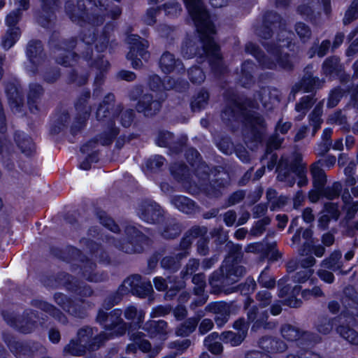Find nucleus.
<instances>
[{"label":"nucleus","instance_id":"0e129e2a","mask_svg":"<svg viewBox=\"0 0 358 358\" xmlns=\"http://www.w3.org/2000/svg\"><path fill=\"white\" fill-rule=\"evenodd\" d=\"M66 281L63 282L64 285L68 289L72 290L73 292H78V294L85 296H89L92 294V290L88 286L80 287L78 285H71L70 281V276L69 275H64Z\"/></svg>","mask_w":358,"mask_h":358},{"label":"nucleus","instance_id":"e433bc0d","mask_svg":"<svg viewBox=\"0 0 358 358\" xmlns=\"http://www.w3.org/2000/svg\"><path fill=\"white\" fill-rule=\"evenodd\" d=\"M20 35L21 31L19 27L8 28L1 37V47L6 50H9L18 41Z\"/></svg>","mask_w":358,"mask_h":358},{"label":"nucleus","instance_id":"8fccbe9b","mask_svg":"<svg viewBox=\"0 0 358 358\" xmlns=\"http://www.w3.org/2000/svg\"><path fill=\"white\" fill-rule=\"evenodd\" d=\"M245 338L243 332L236 333L232 331H226L220 334V340L224 343H229L233 347L240 345Z\"/></svg>","mask_w":358,"mask_h":358},{"label":"nucleus","instance_id":"a19ab883","mask_svg":"<svg viewBox=\"0 0 358 358\" xmlns=\"http://www.w3.org/2000/svg\"><path fill=\"white\" fill-rule=\"evenodd\" d=\"M43 90L41 85L38 84H31L27 95V102L30 110L32 113L38 110L37 103L43 94Z\"/></svg>","mask_w":358,"mask_h":358},{"label":"nucleus","instance_id":"a211bd4d","mask_svg":"<svg viewBox=\"0 0 358 358\" xmlns=\"http://www.w3.org/2000/svg\"><path fill=\"white\" fill-rule=\"evenodd\" d=\"M207 228L205 227H193L188 230L184 237L182 238L180 245L179 250L180 252H178V257L179 259H184L187 257L189 254V249L193 241L203 235L207 234Z\"/></svg>","mask_w":358,"mask_h":358},{"label":"nucleus","instance_id":"f03ea898","mask_svg":"<svg viewBox=\"0 0 358 358\" xmlns=\"http://www.w3.org/2000/svg\"><path fill=\"white\" fill-rule=\"evenodd\" d=\"M115 96L113 94H108L102 103H101L96 112V117L98 121L106 122L108 124V133L105 132L97 140H92L83 145L80 150L83 153L88 152L90 150L96 148L98 142L102 145H110L113 138L118 134V129L113 127L114 119L117 115H120V122L124 127H129L133 122L134 113L132 109L123 110L121 104L114 106Z\"/></svg>","mask_w":358,"mask_h":358},{"label":"nucleus","instance_id":"9d476101","mask_svg":"<svg viewBox=\"0 0 358 358\" xmlns=\"http://www.w3.org/2000/svg\"><path fill=\"white\" fill-rule=\"evenodd\" d=\"M127 238L124 243L117 242L115 247L129 254L141 252L144 246L148 244V238L134 226H128L125 229Z\"/></svg>","mask_w":358,"mask_h":358},{"label":"nucleus","instance_id":"4c0bfd02","mask_svg":"<svg viewBox=\"0 0 358 358\" xmlns=\"http://www.w3.org/2000/svg\"><path fill=\"white\" fill-rule=\"evenodd\" d=\"M342 70L339 59L336 57L327 58L322 64V71L326 76H334L338 75Z\"/></svg>","mask_w":358,"mask_h":358},{"label":"nucleus","instance_id":"0eeeda50","mask_svg":"<svg viewBox=\"0 0 358 358\" xmlns=\"http://www.w3.org/2000/svg\"><path fill=\"white\" fill-rule=\"evenodd\" d=\"M83 242L89 250V255L90 256V259L87 257L86 261L83 262L82 266L83 277L91 282H96L104 280L107 277L106 275L94 273L96 265L91 261L92 259H95L100 263L108 264L110 261L108 255L99 245L92 241L83 240Z\"/></svg>","mask_w":358,"mask_h":358},{"label":"nucleus","instance_id":"b1692460","mask_svg":"<svg viewBox=\"0 0 358 358\" xmlns=\"http://www.w3.org/2000/svg\"><path fill=\"white\" fill-rule=\"evenodd\" d=\"M258 99L266 110H272L280 101V93L275 88L264 87L258 92Z\"/></svg>","mask_w":358,"mask_h":358},{"label":"nucleus","instance_id":"4be33fe9","mask_svg":"<svg viewBox=\"0 0 358 358\" xmlns=\"http://www.w3.org/2000/svg\"><path fill=\"white\" fill-rule=\"evenodd\" d=\"M161 9H163L166 15L170 17H177L182 11V8L179 4L173 1H169L163 4L162 7L159 6L157 8H152L149 9L145 18V22L149 25L153 24L155 22V17Z\"/></svg>","mask_w":358,"mask_h":358},{"label":"nucleus","instance_id":"f8f14e48","mask_svg":"<svg viewBox=\"0 0 358 358\" xmlns=\"http://www.w3.org/2000/svg\"><path fill=\"white\" fill-rule=\"evenodd\" d=\"M122 312L120 309H115L110 314L100 310L96 316V321L103 324L106 330L112 331L115 336L123 335L127 330V324L122 319Z\"/></svg>","mask_w":358,"mask_h":358},{"label":"nucleus","instance_id":"20e7f679","mask_svg":"<svg viewBox=\"0 0 358 358\" xmlns=\"http://www.w3.org/2000/svg\"><path fill=\"white\" fill-rule=\"evenodd\" d=\"M276 171L278 180L286 182L289 187H292L295 183L293 173L299 178V187L306 186L308 182L306 164L303 163L302 157L299 153L282 156L278 162Z\"/></svg>","mask_w":358,"mask_h":358},{"label":"nucleus","instance_id":"39448f33","mask_svg":"<svg viewBox=\"0 0 358 358\" xmlns=\"http://www.w3.org/2000/svg\"><path fill=\"white\" fill-rule=\"evenodd\" d=\"M234 254H230L223 262L219 271H215L210 275L209 282L212 286L221 285H232L238 280L245 274V268L239 265L236 259L240 257L241 248L239 245H233Z\"/></svg>","mask_w":358,"mask_h":358},{"label":"nucleus","instance_id":"774afa93","mask_svg":"<svg viewBox=\"0 0 358 358\" xmlns=\"http://www.w3.org/2000/svg\"><path fill=\"white\" fill-rule=\"evenodd\" d=\"M358 17V0H354L347 10L343 18L345 24H349Z\"/></svg>","mask_w":358,"mask_h":358},{"label":"nucleus","instance_id":"6ab92c4d","mask_svg":"<svg viewBox=\"0 0 358 358\" xmlns=\"http://www.w3.org/2000/svg\"><path fill=\"white\" fill-rule=\"evenodd\" d=\"M162 108V101L151 94H145L138 101L136 109L145 117L157 115Z\"/></svg>","mask_w":358,"mask_h":358},{"label":"nucleus","instance_id":"4d7b16f0","mask_svg":"<svg viewBox=\"0 0 358 358\" xmlns=\"http://www.w3.org/2000/svg\"><path fill=\"white\" fill-rule=\"evenodd\" d=\"M337 332L347 341L353 345H358V333L349 327L340 325Z\"/></svg>","mask_w":358,"mask_h":358},{"label":"nucleus","instance_id":"473e14b6","mask_svg":"<svg viewBox=\"0 0 358 358\" xmlns=\"http://www.w3.org/2000/svg\"><path fill=\"white\" fill-rule=\"evenodd\" d=\"M15 141L22 152L27 156L31 155L35 150L32 140L23 132H16Z\"/></svg>","mask_w":358,"mask_h":358},{"label":"nucleus","instance_id":"ea45409f","mask_svg":"<svg viewBox=\"0 0 358 358\" xmlns=\"http://www.w3.org/2000/svg\"><path fill=\"white\" fill-rule=\"evenodd\" d=\"M315 100L313 96L307 95L300 99L299 101L295 105V110L299 113L296 116V121H301L306 116L307 112L313 106Z\"/></svg>","mask_w":358,"mask_h":358},{"label":"nucleus","instance_id":"7ed1b4c3","mask_svg":"<svg viewBox=\"0 0 358 358\" xmlns=\"http://www.w3.org/2000/svg\"><path fill=\"white\" fill-rule=\"evenodd\" d=\"M257 107L256 102L249 99L242 104L232 101L222 113V118L226 122L237 120L241 117L243 118V135L246 143L250 141L260 142L266 129L264 118L253 110Z\"/></svg>","mask_w":358,"mask_h":358},{"label":"nucleus","instance_id":"f704fd0d","mask_svg":"<svg viewBox=\"0 0 358 358\" xmlns=\"http://www.w3.org/2000/svg\"><path fill=\"white\" fill-rule=\"evenodd\" d=\"M27 54L31 62L39 64L43 60V46L39 41H31L29 43Z\"/></svg>","mask_w":358,"mask_h":358},{"label":"nucleus","instance_id":"58836bf2","mask_svg":"<svg viewBox=\"0 0 358 358\" xmlns=\"http://www.w3.org/2000/svg\"><path fill=\"white\" fill-rule=\"evenodd\" d=\"M343 210L346 214V218L351 220L358 212V201H354L349 192H344L341 196Z\"/></svg>","mask_w":358,"mask_h":358},{"label":"nucleus","instance_id":"2f4dec72","mask_svg":"<svg viewBox=\"0 0 358 358\" xmlns=\"http://www.w3.org/2000/svg\"><path fill=\"white\" fill-rule=\"evenodd\" d=\"M310 67L306 69V73L301 79V86L305 92H312L315 89L322 87L324 83V80L313 77V74L309 72Z\"/></svg>","mask_w":358,"mask_h":358},{"label":"nucleus","instance_id":"3c124183","mask_svg":"<svg viewBox=\"0 0 358 358\" xmlns=\"http://www.w3.org/2000/svg\"><path fill=\"white\" fill-rule=\"evenodd\" d=\"M92 68L99 71V73H96L94 83L96 85H100L103 81L104 72H106L110 66L109 62L107 60H104L102 57L97 56L96 59H94V62L92 64Z\"/></svg>","mask_w":358,"mask_h":358},{"label":"nucleus","instance_id":"aec40b11","mask_svg":"<svg viewBox=\"0 0 358 358\" xmlns=\"http://www.w3.org/2000/svg\"><path fill=\"white\" fill-rule=\"evenodd\" d=\"M143 329L148 334L150 338H157L162 341L167 339L170 333L168 323L162 320H149L145 323Z\"/></svg>","mask_w":358,"mask_h":358},{"label":"nucleus","instance_id":"412c9836","mask_svg":"<svg viewBox=\"0 0 358 358\" xmlns=\"http://www.w3.org/2000/svg\"><path fill=\"white\" fill-rule=\"evenodd\" d=\"M205 310L214 314L215 321L218 327H222L229 320L231 307L226 302H214L208 304Z\"/></svg>","mask_w":358,"mask_h":358},{"label":"nucleus","instance_id":"393cba45","mask_svg":"<svg viewBox=\"0 0 358 358\" xmlns=\"http://www.w3.org/2000/svg\"><path fill=\"white\" fill-rule=\"evenodd\" d=\"M269 25H272L273 27L280 28L284 26L282 20L279 15L274 12H267L264 18V25L262 27L257 29L256 32L258 36L263 38H268L271 36V29Z\"/></svg>","mask_w":358,"mask_h":358},{"label":"nucleus","instance_id":"c03bdc74","mask_svg":"<svg viewBox=\"0 0 358 358\" xmlns=\"http://www.w3.org/2000/svg\"><path fill=\"white\" fill-rule=\"evenodd\" d=\"M321 160L311 165L310 173L313 178L314 186L317 189H322L327 182V176L324 171L321 169L319 164Z\"/></svg>","mask_w":358,"mask_h":358},{"label":"nucleus","instance_id":"9b49d317","mask_svg":"<svg viewBox=\"0 0 358 358\" xmlns=\"http://www.w3.org/2000/svg\"><path fill=\"white\" fill-rule=\"evenodd\" d=\"M127 42L131 45L127 55V59L131 61V65L134 69L141 68L143 66L141 59L148 61L150 57L149 52L146 50L148 47V41L137 35H130L127 38Z\"/></svg>","mask_w":358,"mask_h":358},{"label":"nucleus","instance_id":"338daca9","mask_svg":"<svg viewBox=\"0 0 358 358\" xmlns=\"http://www.w3.org/2000/svg\"><path fill=\"white\" fill-rule=\"evenodd\" d=\"M271 222L268 217H264L262 220H258L250 229V234L253 236H261L266 230V227Z\"/></svg>","mask_w":358,"mask_h":358},{"label":"nucleus","instance_id":"72a5a7b5","mask_svg":"<svg viewBox=\"0 0 358 358\" xmlns=\"http://www.w3.org/2000/svg\"><path fill=\"white\" fill-rule=\"evenodd\" d=\"M145 334L137 331L130 336V340L138 344V349L143 352H150V358H154L158 353L159 350H151L150 343L144 338Z\"/></svg>","mask_w":358,"mask_h":358},{"label":"nucleus","instance_id":"dca6fc26","mask_svg":"<svg viewBox=\"0 0 358 358\" xmlns=\"http://www.w3.org/2000/svg\"><path fill=\"white\" fill-rule=\"evenodd\" d=\"M6 322L11 327L17 329L22 333L29 334L36 327V315L32 312H27L20 317L15 318L13 316L3 315Z\"/></svg>","mask_w":358,"mask_h":358},{"label":"nucleus","instance_id":"864d4df0","mask_svg":"<svg viewBox=\"0 0 358 358\" xmlns=\"http://www.w3.org/2000/svg\"><path fill=\"white\" fill-rule=\"evenodd\" d=\"M209 94L208 92L201 90L198 92L191 103L192 108L194 111H199L206 108L208 103Z\"/></svg>","mask_w":358,"mask_h":358},{"label":"nucleus","instance_id":"f3484780","mask_svg":"<svg viewBox=\"0 0 358 358\" xmlns=\"http://www.w3.org/2000/svg\"><path fill=\"white\" fill-rule=\"evenodd\" d=\"M247 317L249 322H253L252 330H257L260 328L272 329L276 327L275 322H268V312L266 310L259 311L256 306H252L248 310Z\"/></svg>","mask_w":358,"mask_h":358},{"label":"nucleus","instance_id":"5fc2aeb1","mask_svg":"<svg viewBox=\"0 0 358 358\" xmlns=\"http://www.w3.org/2000/svg\"><path fill=\"white\" fill-rule=\"evenodd\" d=\"M124 315L127 320L141 324L144 320L145 313L142 310H138L134 306H129L125 308Z\"/></svg>","mask_w":358,"mask_h":358},{"label":"nucleus","instance_id":"13d9d810","mask_svg":"<svg viewBox=\"0 0 358 358\" xmlns=\"http://www.w3.org/2000/svg\"><path fill=\"white\" fill-rule=\"evenodd\" d=\"M341 256L342 255L340 251H334L329 258H327L322 262L321 266L334 271L339 270L341 268L339 261Z\"/></svg>","mask_w":358,"mask_h":358},{"label":"nucleus","instance_id":"423d86ee","mask_svg":"<svg viewBox=\"0 0 358 358\" xmlns=\"http://www.w3.org/2000/svg\"><path fill=\"white\" fill-rule=\"evenodd\" d=\"M264 45L267 50L268 56H265L259 48L252 43L246 44L245 51L252 55L263 68L273 69L276 68L278 65L285 69L292 68V64L287 54L282 55V50L274 47L273 44Z\"/></svg>","mask_w":358,"mask_h":358},{"label":"nucleus","instance_id":"79ce46f5","mask_svg":"<svg viewBox=\"0 0 358 358\" xmlns=\"http://www.w3.org/2000/svg\"><path fill=\"white\" fill-rule=\"evenodd\" d=\"M6 130V117L3 110L2 105L0 103V155L2 157H6L9 155V143L3 134Z\"/></svg>","mask_w":358,"mask_h":358},{"label":"nucleus","instance_id":"f257e3e1","mask_svg":"<svg viewBox=\"0 0 358 358\" xmlns=\"http://www.w3.org/2000/svg\"><path fill=\"white\" fill-rule=\"evenodd\" d=\"M187 9L194 22L197 31L200 34L202 45L199 49L194 41H186L182 47V54L185 58H192L199 55L201 57L206 56L209 58L212 69L220 71L222 67V58L220 49L215 43L212 36L215 33V27L209 20V15L200 0H183ZM222 72V71H220Z\"/></svg>","mask_w":358,"mask_h":358},{"label":"nucleus","instance_id":"bf43d9fd","mask_svg":"<svg viewBox=\"0 0 358 358\" xmlns=\"http://www.w3.org/2000/svg\"><path fill=\"white\" fill-rule=\"evenodd\" d=\"M86 346L78 341L71 340L64 348V352L73 356H81L86 352Z\"/></svg>","mask_w":358,"mask_h":358},{"label":"nucleus","instance_id":"7c9ffc66","mask_svg":"<svg viewBox=\"0 0 358 358\" xmlns=\"http://www.w3.org/2000/svg\"><path fill=\"white\" fill-rule=\"evenodd\" d=\"M171 203L180 211L186 214L194 213L196 210L195 203L184 196H175L171 199Z\"/></svg>","mask_w":358,"mask_h":358},{"label":"nucleus","instance_id":"1a4fd4ad","mask_svg":"<svg viewBox=\"0 0 358 358\" xmlns=\"http://www.w3.org/2000/svg\"><path fill=\"white\" fill-rule=\"evenodd\" d=\"M131 292L140 298H145L153 292L150 281L143 279L139 275H133L125 279L119 287L117 294L123 296Z\"/></svg>","mask_w":358,"mask_h":358},{"label":"nucleus","instance_id":"ddd939ff","mask_svg":"<svg viewBox=\"0 0 358 358\" xmlns=\"http://www.w3.org/2000/svg\"><path fill=\"white\" fill-rule=\"evenodd\" d=\"M50 45L53 48V52L57 63L64 66H71L76 62L77 55L75 52H71V49L76 46V41L73 38L69 41H62L58 45L55 44L52 39Z\"/></svg>","mask_w":358,"mask_h":358},{"label":"nucleus","instance_id":"6e6552de","mask_svg":"<svg viewBox=\"0 0 358 358\" xmlns=\"http://www.w3.org/2000/svg\"><path fill=\"white\" fill-rule=\"evenodd\" d=\"M95 104L94 99L91 97L89 91L83 92L75 103L76 116L71 126V131L76 134L80 131L89 119L92 106Z\"/></svg>","mask_w":358,"mask_h":358},{"label":"nucleus","instance_id":"c85d7f7f","mask_svg":"<svg viewBox=\"0 0 358 358\" xmlns=\"http://www.w3.org/2000/svg\"><path fill=\"white\" fill-rule=\"evenodd\" d=\"M205 315L203 311H199L196 317H189L178 325L176 329V334L178 336L185 337L194 332L198 325L199 320Z\"/></svg>","mask_w":358,"mask_h":358},{"label":"nucleus","instance_id":"6e6d98bb","mask_svg":"<svg viewBox=\"0 0 358 358\" xmlns=\"http://www.w3.org/2000/svg\"><path fill=\"white\" fill-rule=\"evenodd\" d=\"M320 189V194L323 197L333 200L339 196L342 189V185L338 182H335L331 186L327 187H323Z\"/></svg>","mask_w":358,"mask_h":358},{"label":"nucleus","instance_id":"37998d69","mask_svg":"<svg viewBox=\"0 0 358 358\" xmlns=\"http://www.w3.org/2000/svg\"><path fill=\"white\" fill-rule=\"evenodd\" d=\"M6 93L12 108H18L23 103V94L21 89L13 84L6 87Z\"/></svg>","mask_w":358,"mask_h":358},{"label":"nucleus","instance_id":"052dcab7","mask_svg":"<svg viewBox=\"0 0 358 358\" xmlns=\"http://www.w3.org/2000/svg\"><path fill=\"white\" fill-rule=\"evenodd\" d=\"M322 114V107L320 105H317L311 113L309 115V122L310 125L313 127V136L315 134L317 131L320 128L322 122L321 116Z\"/></svg>","mask_w":358,"mask_h":358},{"label":"nucleus","instance_id":"49530a36","mask_svg":"<svg viewBox=\"0 0 358 358\" xmlns=\"http://www.w3.org/2000/svg\"><path fill=\"white\" fill-rule=\"evenodd\" d=\"M34 306L49 313L51 316L63 324H65L67 322L66 316L59 310L57 309L51 304L42 301H36L34 302Z\"/></svg>","mask_w":358,"mask_h":358},{"label":"nucleus","instance_id":"09e8293b","mask_svg":"<svg viewBox=\"0 0 358 358\" xmlns=\"http://www.w3.org/2000/svg\"><path fill=\"white\" fill-rule=\"evenodd\" d=\"M280 333L282 336L289 341H296L306 334L299 328L289 324H283L281 327Z\"/></svg>","mask_w":358,"mask_h":358},{"label":"nucleus","instance_id":"603ef678","mask_svg":"<svg viewBox=\"0 0 358 358\" xmlns=\"http://www.w3.org/2000/svg\"><path fill=\"white\" fill-rule=\"evenodd\" d=\"M255 67V64L252 62L249 61H245L242 64L240 83L243 87H248L253 83L252 73L253 72Z\"/></svg>","mask_w":358,"mask_h":358},{"label":"nucleus","instance_id":"4468645a","mask_svg":"<svg viewBox=\"0 0 358 358\" xmlns=\"http://www.w3.org/2000/svg\"><path fill=\"white\" fill-rule=\"evenodd\" d=\"M137 214L142 220L150 224L159 222L163 218V210L153 201H142L137 209Z\"/></svg>","mask_w":358,"mask_h":358},{"label":"nucleus","instance_id":"de8ad7c7","mask_svg":"<svg viewBox=\"0 0 358 358\" xmlns=\"http://www.w3.org/2000/svg\"><path fill=\"white\" fill-rule=\"evenodd\" d=\"M115 336V333L110 332L107 333L103 331L98 335L92 336L91 341L89 344H87L86 349L90 351L97 350L101 346H102L106 341L113 338Z\"/></svg>","mask_w":358,"mask_h":358},{"label":"nucleus","instance_id":"bb28decb","mask_svg":"<svg viewBox=\"0 0 358 358\" xmlns=\"http://www.w3.org/2000/svg\"><path fill=\"white\" fill-rule=\"evenodd\" d=\"M259 347L268 353L282 352L286 350L287 345L281 340L268 336L261 338Z\"/></svg>","mask_w":358,"mask_h":358},{"label":"nucleus","instance_id":"69168bd1","mask_svg":"<svg viewBox=\"0 0 358 358\" xmlns=\"http://www.w3.org/2000/svg\"><path fill=\"white\" fill-rule=\"evenodd\" d=\"M94 329L90 327H84L79 329L77 334L78 341L83 345H87L91 341L94 336Z\"/></svg>","mask_w":358,"mask_h":358},{"label":"nucleus","instance_id":"5701e85b","mask_svg":"<svg viewBox=\"0 0 358 358\" xmlns=\"http://www.w3.org/2000/svg\"><path fill=\"white\" fill-rule=\"evenodd\" d=\"M41 12L37 17L38 23L44 27L51 24L55 18V11L58 7L57 0H41Z\"/></svg>","mask_w":358,"mask_h":358},{"label":"nucleus","instance_id":"e2e57ef3","mask_svg":"<svg viewBox=\"0 0 358 358\" xmlns=\"http://www.w3.org/2000/svg\"><path fill=\"white\" fill-rule=\"evenodd\" d=\"M345 93V91L338 87L331 90L329 94L327 106L331 108L336 107L343 97Z\"/></svg>","mask_w":358,"mask_h":358},{"label":"nucleus","instance_id":"680f3d73","mask_svg":"<svg viewBox=\"0 0 358 358\" xmlns=\"http://www.w3.org/2000/svg\"><path fill=\"white\" fill-rule=\"evenodd\" d=\"M182 259H179L178 257V253L175 257L173 256H166L164 257L161 261V266L166 270H169L172 272H175L179 269L180 267V260Z\"/></svg>","mask_w":358,"mask_h":358},{"label":"nucleus","instance_id":"a18cd8bd","mask_svg":"<svg viewBox=\"0 0 358 358\" xmlns=\"http://www.w3.org/2000/svg\"><path fill=\"white\" fill-rule=\"evenodd\" d=\"M181 232V227L173 219H169L166 222L165 225L160 230L162 236L166 239L176 238Z\"/></svg>","mask_w":358,"mask_h":358},{"label":"nucleus","instance_id":"a878e982","mask_svg":"<svg viewBox=\"0 0 358 358\" xmlns=\"http://www.w3.org/2000/svg\"><path fill=\"white\" fill-rule=\"evenodd\" d=\"M159 66L165 73H169L173 71H176L178 73L185 72V68L181 61L176 59L174 55L169 52H166L162 55Z\"/></svg>","mask_w":358,"mask_h":358},{"label":"nucleus","instance_id":"2eb2a0df","mask_svg":"<svg viewBox=\"0 0 358 358\" xmlns=\"http://www.w3.org/2000/svg\"><path fill=\"white\" fill-rule=\"evenodd\" d=\"M55 300L64 310L78 317H85L87 313V309L90 308V304L87 302L83 300L71 301L62 294H56L55 295Z\"/></svg>","mask_w":358,"mask_h":358},{"label":"nucleus","instance_id":"cd10ccee","mask_svg":"<svg viewBox=\"0 0 358 358\" xmlns=\"http://www.w3.org/2000/svg\"><path fill=\"white\" fill-rule=\"evenodd\" d=\"M186 156L188 162L192 166H197L196 169V175L198 176L201 175V178L203 180L208 179L209 168L205 163L200 162L199 152L194 148H191L187 151Z\"/></svg>","mask_w":358,"mask_h":358},{"label":"nucleus","instance_id":"c756f323","mask_svg":"<svg viewBox=\"0 0 358 358\" xmlns=\"http://www.w3.org/2000/svg\"><path fill=\"white\" fill-rule=\"evenodd\" d=\"M148 84L150 89L153 91L169 90L171 89L179 90V87L172 78H166V80L162 81L160 77L157 75L150 76Z\"/></svg>","mask_w":358,"mask_h":358},{"label":"nucleus","instance_id":"c9c22d12","mask_svg":"<svg viewBox=\"0 0 358 358\" xmlns=\"http://www.w3.org/2000/svg\"><path fill=\"white\" fill-rule=\"evenodd\" d=\"M220 340V334L217 332H213L208 335L204 341V346L213 355H221L223 352V345L218 341Z\"/></svg>","mask_w":358,"mask_h":358}]
</instances>
